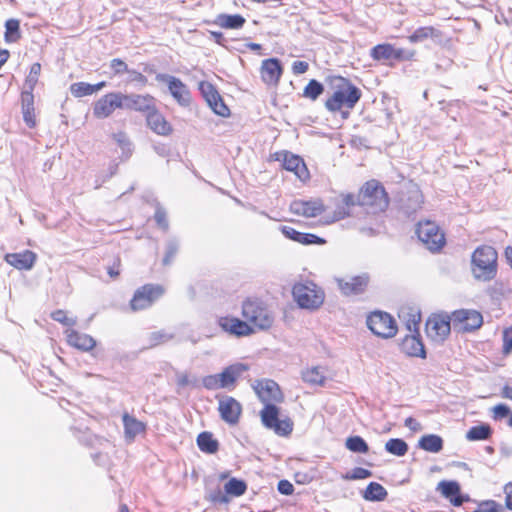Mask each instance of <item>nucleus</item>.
Instances as JSON below:
<instances>
[{"label":"nucleus","instance_id":"obj_1","mask_svg":"<svg viewBox=\"0 0 512 512\" xmlns=\"http://www.w3.org/2000/svg\"><path fill=\"white\" fill-rule=\"evenodd\" d=\"M241 315L243 320L232 315L220 316L217 324L223 332L240 338L268 331L275 321L268 304L257 297H248L242 302Z\"/></svg>","mask_w":512,"mask_h":512},{"label":"nucleus","instance_id":"obj_2","mask_svg":"<svg viewBox=\"0 0 512 512\" xmlns=\"http://www.w3.org/2000/svg\"><path fill=\"white\" fill-rule=\"evenodd\" d=\"M252 389L263 403L259 412L262 425L278 436L288 437L293 431L294 423L288 416L280 418V408L277 405L284 401V393L278 383L268 378L257 379L252 384Z\"/></svg>","mask_w":512,"mask_h":512},{"label":"nucleus","instance_id":"obj_3","mask_svg":"<svg viewBox=\"0 0 512 512\" xmlns=\"http://www.w3.org/2000/svg\"><path fill=\"white\" fill-rule=\"evenodd\" d=\"M390 204L391 198L384 184L377 179H369L359 187L356 194L341 195V205L335 209L331 221L335 222L349 217L355 206L381 211V209H389Z\"/></svg>","mask_w":512,"mask_h":512},{"label":"nucleus","instance_id":"obj_4","mask_svg":"<svg viewBox=\"0 0 512 512\" xmlns=\"http://www.w3.org/2000/svg\"><path fill=\"white\" fill-rule=\"evenodd\" d=\"M329 92L324 102L326 110L348 119L362 97V91L350 79L343 76H331L328 79Z\"/></svg>","mask_w":512,"mask_h":512},{"label":"nucleus","instance_id":"obj_5","mask_svg":"<svg viewBox=\"0 0 512 512\" xmlns=\"http://www.w3.org/2000/svg\"><path fill=\"white\" fill-rule=\"evenodd\" d=\"M472 272L475 278L483 281L493 279L497 272V252L488 245H482L472 254Z\"/></svg>","mask_w":512,"mask_h":512},{"label":"nucleus","instance_id":"obj_6","mask_svg":"<svg viewBox=\"0 0 512 512\" xmlns=\"http://www.w3.org/2000/svg\"><path fill=\"white\" fill-rule=\"evenodd\" d=\"M415 234L424 247L432 253H440L446 246L445 232L435 221L420 220L416 224Z\"/></svg>","mask_w":512,"mask_h":512},{"label":"nucleus","instance_id":"obj_7","mask_svg":"<svg viewBox=\"0 0 512 512\" xmlns=\"http://www.w3.org/2000/svg\"><path fill=\"white\" fill-rule=\"evenodd\" d=\"M292 295L299 307L308 310H317L325 299L322 288L312 281L295 283L292 287Z\"/></svg>","mask_w":512,"mask_h":512},{"label":"nucleus","instance_id":"obj_8","mask_svg":"<svg viewBox=\"0 0 512 512\" xmlns=\"http://www.w3.org/2000/svg\"><path fill=\"white\" fill-rule=\"evenodd\" d=\"M370 57L383 65L394 67L397 62L414 61L416 52L397 48L391 43L377 44L370 49Z\"/></svg>","mask_w":512,"mask_h":512},{"label":"nucleus","instance_id":"obj_9","mask_svg":"<svg viewBox=\"0 0 512 512\" xmlns=\"http://www.w3.org/2000/svg\"><path fill=\"white\" fill-rule=\"evenodd\" d=\"M166 293L164 285L159 283H146L138 287L129 301L132 312H139L151 308Z\"/></svg>","mask_w":512,"mask_h":512},{"label":"nucleus","instance_id":"obj_10","mask_svg":"<svg viewBox=\"0 0 512 512\" xmlns=\"http://www.w3.org/2000/svg\"><path fill=\"white\" fill-rule=\"evenodd\" d=\"M268 161L280 162L284 170L292 172L302 183H307L311 178L304 159L290 151L281 150L271 153L268 157Z\"/></svg>","mask_w":512,"mask_h":512},{"label":"nucleus","instance_id":"obj_11","mask_svg":"<svg viewBox=\"0 0 512 512\" xmlns=\"http://www.w3.org/2000/svg\"><path fill=\"white\" fill-rule=\"evenodd\" d=\"M420 322L421 314L419 312L411 314V320L408 324V329L411 333L402 339L400 347L409 356L425 358L426 351L419 333Z\"/></svg>","mask_w":512,"mask_h":512},{"label":"nucleus","instance_id":"obj_12","mask_svg":"<svg viewBox=\"0 0 512 512\" xmlns=\"http://www.w3.org/2000/svg\"><path fill=\"white\" fill-rule=\"evenodd\" d=\"M388 210L363 209L364 213L357 221L359 232L367 237H373L384 232Z\"/></svg>","mask_w":512,"mask_h":512},{"label":"nucleus","instance_id":"obj_13","mask_svg":"<svg viewBox=\"0 0 512 512\" xmlns=\"http://www.w3.org/2000/svg\"><path fill=\"white\" fill-rule=\"evenodd\" d=\"M452 326L451 315L446 313H433L425 323V332L432 342L443 343L450 335Z\"/></svg>","mask_w":512,"mask_h":512},{"label":"nucleus","instance_id":"obj_14","mask_svg":"<svg viewBox=\"0 0 512 512\" xmlns=\"http://www.w3.org/2000/svg\"><path fill=\"white\" fill-rule=\"evenodd\" d=\"M367 326L373 334L381 338H392L398 331L394 318L382 311L370 313L367 317Z\"/></svg>","mask_w":512,"mask_h":512},{"label":"nucleus","instance_id":"obj_15","mask_svg":"<svg viewBox=\"0 0 512 512\" xmlns=\"http://www.w3.org/2000/svg\"><path fill=\"white\" fill-rule=\"evenodd\" d=\"M452 326L458 333L478 330L483 324L482 314L473 309H459L451 313Z\"/></svg>","mask_w":512,"mask_h":512},{"label":"nucleus","instance_id":"obj_16","mask_svg":"<svg viewBox=\"0 0 512 512\" xmlns=\"http://www.w3.org/2000/svg\"><path fill=\"white\" fill-rule=\"evenodd\" d=\"M156 80L167 85L170 95L179 106L189 107L191 105V92L181 79L167 74H158Z\"/></svg>","mask_w":512,"mask_h":512},{"label":"nucleus","instance_id":"obj_17","mask_svg":"<svg viewBox=\"0 0 512 512\" xmlns=\"http://www.w3.org/2000/svg\"><path fill=\"white\" fill-rule=\"evenodd\" d=\"M123 98L124 93L121 92H110L103 95L93 104V116L97 119H105L110 117L115 110L124 109Z\"/></svg>","mask_w":512,"mask_h":512},{"label":"nucleus","instance_id":"obj_18","mask_svg":"<svg viewBox=\"0 0 512 512\" xmlns=\"http://www.w3.org/2000/svg\"><path fill=\"white\" fill-rule=\"evenodd\" d=\"M218 413L222 421L230 426L239 424L243 406L236 398L228 395L218 397Z\"/></svg>","mask_w":512,"mask_h":512},{"label":"nucleus","instance_id":"obj_19","mask_svg":"<svg viewBox=\"0 0 512 512\" xmlns=\"http://www.w3.org/2000/svg\"><path fill=\"white\" fill-rule=\"evenodd\" d=\"M199 90L208 106L216 115L221 117L230 116L229 107L225 104L223 97L212 83L201 81L199 83Z\"/></svg>","mask_w":512,"mask_h":512},{"label":"nucleus","instance_id":"obj_20","mask_svg":"<svg viewBox=\"0 0 512 512\" xmlns=\"http://www.w3.org/2000/svg\"><path fill=\"white\" fill-rule=\"evenodd\" d=\"M123 105L146 116L157 106V100L151 94H124Z\"/></svg>","mask_w":512,"mask_h":512},{"label":"nucleus","instance_id":"obj_21","mask_svg":"<svg viewBox=\"0 0 512 512\" xmlns=\"http://www.w3.org/2000/svg\"><path fill=\"white\" fill-rule=\"evenodd\" d=\"M290 211L298 216L305 218H314L325 211V205L321 199L314 200H294L290 204Z\"/></svg>","mask_w":512,"mask_h":512},{"label":"nucleus","instance_id":"obj_22","mask_svg":"<svg viewBox=\"0 0 512 512\" xmlns=\"http://www.w3.org/2000/svg\"><path fill=\"white\" fill-rule=\"evenodd\" d=\"M145 120L148 128L159 136L169 137L174 132L173 125L157 106L146 115Z\"/></svg>","mask_w":512,"mask_h":512},{"label":"nucleus","instance_id":"obj_23","mask_svg":"<svg viewBox=\"0 0 512 512\" xmlns=\"http://www.w3.org/2000/svg\"><path fill=\"white\" fill-rule=\"evenodd\" d=\"M283 74V66L279 59L268 58L262 61L260 67L261 80L268 86L276 87Z\"/></svg>","mask_w":512,"mask_h":512},{"label":"nucleus","instance_id":"obj_24","mask_svg":"<svg viewBox=\"0 0 512 512\" xmlns=\"http://www.w3.org/2000/svg\"><path fill=\"white\" fill-rule=\"evenodd\" d=\"M368 283L369 277L365 274L337 280L338 288L346 296L362 294L367 289Z\"/></svg>","mask_w":512,"mask_h":512},{"label":"nucleus","instance_id":"obj_25","mask_svg":"<svg viewBox=\"0 0 512 512\" xmlns=\"http://www.w3.org/2000/svg\"><path fill=\"white\" fill-rule=\"evenodd\" d=\"M67 344L77 350L89 352L96 346V340L89 334L74 329L65 331Z\"/></svg>","mask_w":512,"mask_h":512},{"label":"nucleus","instance_id":"obj_26","mask_svg":"<svg viewBox=\"0 0 512 512\" xmlns=\"http://www.w3.org/2000/svg\"><path fill=\"white\" fill-rule=\"evenodd\" d=\"M280 231L286 238L301 245H324L326 243L325 239L316 234L300 232L290 226H282Z\"/></svg>","mask_w":512,"mask_h":512},{"label":"nucleus","instance_id":"obj_27","mask_svg":"<svg viewBox=\"0 0 512 512\" xmlns=\"http://www.w3.org/2000/svg\"><path fill=\"white\" fill-rule=\"evenodd\" d=\"M5 261L18 270H30L34 266L37 255L31 250H24L17 253H8L4 257Z\"/></svg>","mask_w":512,"mask_h":512},{"label":"nucleus","instance_id":"obj_28","mask_svg":"<svg viewBox=\"0 0 512 512\" xmlns=\"http://www.w3.org/2000/svg\"><path fill=\"white\" fill-rule=\"evenodd\" d=\"M224 30H240L244 27L246 19L241 14L220 13L212 21H205Z\"/></svg>","mask_w":512,"mask_h":512},{"label":"nucleus","instance_id":"obj_29","mask_svg":"<svg viewBox=\"0 0 512 512\" xmlns=\"http://www.w3.org/2000/svg\"><path fill=\"white\" fill-rule=\"evenodd\" d=\"M21 110L23 120L29 128L36 126V114L34 107V94L31 91L21 92Z\"/></svg>","mask_w":512,"mask_h":512},{"label":"nucleus","instance_id":"obj_30","mask_svg":"<svg viewBox=\"0 0 512 512\" xmlns=\"http://www.w3.org/2000/svg\"><path fill=\"white\" fill-rule=\"evenodd\" d=\"M122 420L124 426V435L127 440L133 441L136 436L146 432V424L134 416H131L125 412L122 416Z\"/></svg>","mask_w":512,"mask_h":512},{"label":"nucleus","instance_id":"obj_31","mask_svg":"<svg viewBox=\"0 0 512 512\" xmlns=\"http://www.w3.org/2000/svg\"><path fill=\"white\" fill-rule=\"evenodd\" d=\"M437 489L441 494L449 499L454 506H460L463 503V499L460 495V486L455 481H441L438 484Z\"/></svg>","mask_w":512,"mask_h":512},{"label":"nucleus","instance_id":"obj_32","mask_svg":"<svg viewBox=\"0 0 512 512\" xmlns=\"http://www.w3.org/2000/svg\"><path fill=\"white\" fill-rule=\"evenodd\" d=\"M106 86L105 81L98 82L96 84H89L86 82H76L71 84L70 92L76 98L92 95Z\"/></svg>","mask_w":512,"mask_h":512},{"label":"nucleus","instance_id":"obj_33","mask_svg":"<svg viewBox=\"0 0 512 512\" xmlns=\"http://www.w3.org/2000/svg\"><path fill=\"white\" fill-rule=\"evenodd\" d=\"M239 374L240 369L234 365L228 366L221 373H218L217 375L221 389H233Z\"/></svg>","mask_w":512,"mask_h":512},{"label":"nucleus","instance_id":"obj_34","mask_svg":"<svg viewBox=\"0 0 512 512\" xmlns=\"http://www.w3.org/2000/svg\"><path fill=\"white\" fill-rule=\"evenodd\" d=\"M199 449L207 454H215L219 449V442L208 431L201 432L196 439Z\"/></svg>","mask_w":512,"mask_h":512},{"label":"nucleus","instance_id":"obj_35","mask_svg":"<svg viewBox=\"0 0 512 512\" xmlns=\"http://www.w3.org/2000/svg\"><path fill=\"white\" fill-rule=\"evenodd\" d=\"M302 379L305 383L311 386H324L326 382V375L323 368L314 366L307 368L302 372Z\"/></svg>","mask_w":512,"mask_h":512},{"label":"nucleus","instance_id":"obj_36","mask_svg":"<svg viewBox=\"0 0 512 512\" xmlns=\"http://www.w3.org/2000/svg\"><path fill=\"white\" fill-rule=\"evenodd\" d=\"M424 204V195L418 188H414L407 193L404 199V207L408 212L415 213L422 208Z\"/></svg>","mask_w":512,"mask_h":512},{"label":"nucleus","instance_id":"obj_37","mask_svg":"<svg viewBox=\"0 0 512 512\" xmlns=\"http://www.w3.org/2000/svg\"><path fill=\"white\" fill-rule=\"evenodd\" d=\"M419 447L427 452L438 453L443 449V439L436 434H427L420 438Z\"/></svg>","mask_w":512,"mask_h":512},{"label":"nucleus","instance_id":"obj_38","mask_svg":"<svg viewBox=\"0 0 512 512\" xmlns=\"http://www.w3.org/2000/svg\"><path fill=\"white\" fill-rule=\"evenodd\" d=\"M362 496L368 501H383L387 497V491L381 484L371 482L364 490Z\"/></svg>","mask_w":512,"mask_h":512},{"label":"nucleus","instance_id":"obj_39","mask_svg":"<svg viewBox=\"0 0 512 512\" xmlns=\"http://www.w3.org/2000/svg\"><path fill=\"white\" fill-rule=\"evenodd\" d=\"M491 435V427L488 424H481L471 427L466 433V438L469 441H482L489 439Z\"/></svg>","mask_w":512,"mask_h":512},{"label":"nucleus","instance_id":"obj_40","mask_svg":"<svg viewBox=\"0 0 512 512\" xmlns=\"http://www.w3.org/2000/svg\"><path fill=\"white\" fill-rule=\"evenodd\" d=\"M21 38L20 21L18 19H8L5 22L4 39L7 43L17 42Z\"/></svg>","mask_w":512,"mask_h":512},{"label":"nucleus","instance_id":"obj_41","mask_svg":"<svg viewBox=\"0 0 512 512\" xmlns=\"http://www.w3.org/2000/svg\"><path fill=\"white\" fill-rule=\"evenodd\" d=\"M225 493L234 497H239L245 494L247 490V484L245 481L231 478L224 486Z\"/></svg>","mask_w":512,"mask_h":512},{"label":"nucleus","instance_id":"obj_42","mask_svg":"<svg viewBox=\"0 0 512 512\" xmlns=\"http://www.w3.org/2000/svg\"><path fill=\"white\" fill-rule=\"evenodd\" d=\"M385 449L392 455L404 456L408 451V444L400 438L389 439L385 444Z\"/></svg>","mask_w":512,"mask_h":512},{"label":"nucleus","instance_id":"obj_43","mask_svg":"<svg viewBox=\"0 0 512 512\" xmlns=\"http://www.w3.org/2000/svg\"><path fill=\"white\" fill-rule=\"evenodd\" d=\"M42 66L39 62L33 63L30 67L29 73L25 78L24 85L27 88L25 91L33 93L41 74Z\"/></svg>","mask_w":512,"mask_h":512},{"label":"nucleus","instance_id":"obj_44","mask_svg":"<svg viewBox=\"0 0 512 512\" xmlns=\"http://www.w3.org/2000/svg\"><path fill=\"white\" fill-rule=\"evenodd\" d=\"M324 92V86L317 80L311 79L303 89V97L315 101Z\"/></svg>","mask_w":512,"mask_h":512},{"label":"nucleus","instance_id":"obj_45","mask_svg":"<svg viewBox=\"0 0 512 512\" xmlns=\"http://www.w3.org/2000/svg\"><path fill=\"white\" fill-rule=\"evenodd\" d=\"M345 446L348 450L354 453L366 454L369 451V446L366 441L360 436H351L346 439Z\"/></svg>","mask_w":512,"mask_h":512},{"label":"nucleus","instance_id":"obj_46","mask_svg":"<svg viewBox=\"0 0 512 512\" xmlns=\"http://www.w3.org/2000/svg\"><path fill=\"white\" fill-rule=\"evenodd\" d=\"M435 34L436 30L432 26L419 27L411 35H409L408 40L411 43H417L433 37Z\"/></svg>","mask_w":512,"mask_h":512},{"label":"nucleus","instance_id":"obj_47","mask_svg":"<svg viewBox=\"0 0 512 512\" xmlns=\"http://www.w3.org/2000/svg\"><path fill=\"white\" fill-rule=\"evenodd\" d=\"M50 316L54 321L65 326H74L77 322L76 318L70 317L68 312L63 309L53 311Z\"/></svg>","mask_w":512,"mask_h":512},{"label":"nucleus","instance_id":"obj_48","mask_svg":"<svg viewBox=\"0 0 512 512\" xmlns=\"http://www.w3.org/2000/svg\"><path fill=\"white\" fill-rule=\"evenodd\" d=\"M372 476V472L362 467H356L346 474L342 475V479L347 481L362 480Z\"/></svg>","mask_w":512,"mask_h":512},{"label":"nucleus","instance_id":"obj_49","mask_svg":"<svg viewBox=\"0 0 512 512\" xmlns=\"http://www.w3.org/2000/svg\"><path fill=\"white\" fill-rule=\"evenodd\" d=\"M503 347L502 353L507 356L512 352V325L503 330Z\"/></svg>","mask_w":512,"mask_h":512},{"label":"nucleus","instance_id":"obj_50","mask_svg":"<svg viewBox=\"0 0 512 512\" xmlns=\"http://www.w3.org/2000/svg\"><path fill=\"white\" fill-rule=\"evenodd\" d=\"M491 412H492V418L494 420H501V419L506 418L508 416L510 417V415L512 414L510 412L509 407L506 404H503V403L495 405L491 409Z\"/></svg>","mask_w":512,"mask_h":512},{"label":"nucleus","instance_id":"obj_51","mask_svg":"<svg viewBox=\"0 0 512 512\" xmlns=\"http://www.w3.org/2000/svg\"><path fill=\"white\" fill-rule=\"evenodd\" d=\"M480 512H503L504 508L501 504L494 500H485L479 504Z\"/></svg>","mask_w":512,"mask_h":512},{"label":"nucleus","instance_id":"obj_52","mask_svg":"<svg viewBox=\"0 0 512 512\" xmlns=\"http://www.w3.org/2000/svg\"><path fill=\"white\" fill-rule=\"evenodd\" d=\"M122 261L120 256H115L112 263L107 267V273L111 279H117L121 274Z\"/></svg>","mask_w":512,"mask_h":512},{"label":"nucleus","instance_id":"obj_53","mask_svg":"<svg viewBox=\"0 0 512 512\" xmlns=\"http://www.w3.org/2000/svg\"><path fill=\"white\" fill-rule=\"evenodd\" d=\"M178 245L174 242H171L167 245V248H166V252H165V256L163 258V265L167 266V265H170L175 257L177 256L178 254Z\"/></svg>","mask_w":512,"mask_h":512},{"label":"nucleus","instance_id":"obj_54","mask_svg":"<svg viewBox=\"0 0 512 512\" xmlns=\"http://www.w3.org/2000/svg\"><path fill=\"white\" fill-rule=\"evenodd\" d=\"M110 67L114 75H120L130 72L128 65L120 58H114L110 61Z\"/></svg>","mask_w":512,"mask_h":512},{"label":"nucleus","instance_id":"obj_55","mask_svg":"<svg viewBox=\"0 0 512 512\" xmlns=\"http://www.w3.org/2000/svg\"><path fill=\"white\" fill-rule=\"evenodd\" d=\"M203 385L208 390H218V389H221L217 374L208 375V376L204 377L203 378Z\"/></svg>","mask_w":512,"mask_h":512},{"label":"nucleus","instance_id":"obj_56","mask_svg":"<svg viewBox=\"0 0 512 512\" xmlns=\"http://www.w3.org/2000/svg\"><path fill=\"white\" fill-rule=\"evenodd\" d=\"M291 69L295 75L304 74L309 69V63L306 61L297 60L292 63Z\"/></svg>","mask_w":512,"mask_h":512},{"label":"nucleus","instance_id":"obj_57","mask_svg":"<svg viewBox=\"0 0 512 512\" xmlns=\"http://www.w3.org/2000/svg\"><path fill=\"white\" fill-rule=\"evenodd\" d=\"M278 491L283 495H291L294 492L293 484L288 480H280L278 482Z\"/></svg>","mask_w":512,"mask_h":512},{"label":"nucleus","instance_id":"obj_58","mask_svg":"<svg viewBox=\"0 0 512 512\" xmlns=\"http://www.w3.org/2000/svg\"><path fill=\"white\" fill-rule=\"evenodd\" d=\"M209 500L213 503H227L229 498L226 493H223L220 489L213 492L209 496Z\"/></svg>","mask_w":512,"mask_h":512},{"label":"nucleus","instance_id":"obj_59","mask_svg":"<svg viewBox=\"0 0 512 512\" xmlns=\"http://www.w3.org/2000/svg\"><path fill=\"white\" fill-rule=\"evenodd\" d=\"M504 493H505V506L507 509L512 511V482H509L504 486Z\"/></svg>","mask_w":512,"mask_h":512},{"label":"nucleus","instance_id":"obj_60","mask_svg":"<svg viewBox=\"0 0 512 512\" xmlns=\"http://www.w3.org/2000/svg\"><path fill=\"white\" fill-rule=\"evenodd\" d=\"M129 73L131 74V81L132 82H136V83H139L141 85H146L147 84L148 79L141 72L136 71V70H130Z\"/></svg>","mask_w":512,"mask_h":512},{"label":"nucleus","instance_id":"obj_61","mask_svg":"<svg viewBox=\"0 0 512 512\" xmlns=\"http://www.w3.org/2000/svg\"><path fill=\"white\" fill-rule=\"evenodd\" d=\"M405 426L414 432L420 431L422 429L421 424L413 417H408L405 419Z\"/></svg>","mask_w":512,"mask_h":512},{"label":"nucleus","instance_id":"obj_62","mask_svg":"<svg viewBox=\"0 0 512 512\" xmlns=\"http://www.w3.org/2000/svg\"><path fill=\"white\" fill-rule=\"evenodd\" d=\"M210 37L219 45L224 46L225 38L222 32L210 31Z\"/></svg>","mask_w":512,"mask_h":512},{"label":"nucleus","instance_id":"obj_63","mask_svg":"<svg viewBox=\"0 0 512 512\" xmlns=\"http://www.w3.org/2000/svg\"><path fill=\"white\" fill-rule=\"evenodd\" d=\"M9 51L6 49L0 50V68L8 61Z\"/></svg>","mask_w":512,"mask_h":512},{"label":"nucleus","instance_id":"obj_64","mask_svg":"<svg viewBox=\"0 0 512 512\" xmlns=\"http://www.w3.org/2000/svg\"><path fill=\"white\" fill-rule=\"evenodd\" d=\"M502 396L504 398L512 400V387H508V386L504 387L503 391H502Z\"/></svg>","mask_w":512,"mask_h":512}]
</instances>
